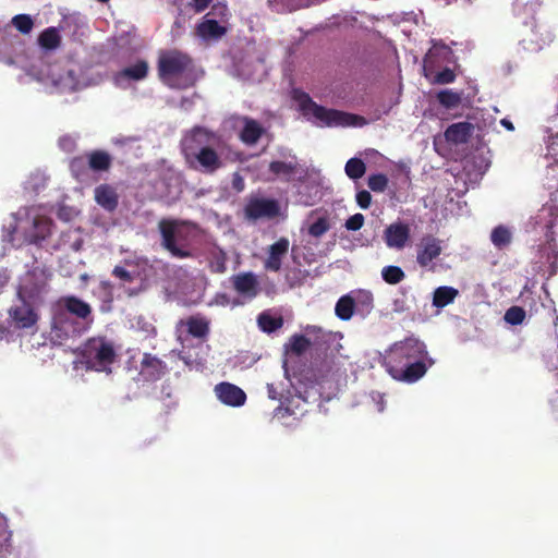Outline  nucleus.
I'll use <instances>...</instances> for the list:
<instances>
[{"label": "nucleus", "instance_id": "1", "mask_svg": "<svg viewBox=\"0 0 558 558\" xmlns=\"http://www.w3.org/2000/svg\"><path fill=\"white\" fill-rule=\"evenodd\" d=\"M293 99L303 114L317 126L361 128L367 124L364 117L318 106L300 90L293 92Z\"/></svg>", "mask_w": 558, "mask_h": 558}, {"label": "nucleus", "instance_id": "2", "mask_svg": "<svg viewBox=\"0 0 558 558\" xmlns=\"http://www.w3.org/2000/svg\"><path fill=\"white\" fill-rule=\"evenodd\" d=\"M117 356L113 342L104 336L87 339L80 350L81 363L86 369L99 373H111Z\"/></svg>", "mask_w": 558, "mask_h": 558}, {"label": "nucleus", "instance_id": "3", "mask_svg": "<svg viewBox=\"0 0 558 558\" xmlns=\"http://www.w3.org/2000/svg\"><path fill=\"white\" fill-rule=\"evenodd\" d=\"M159 75L163 83L173 88H185L194 82L190 58L178 51L161 54Z\"/></svg>", "mask_w": 558, "mask_h": 558}, {"label": "nucleus", "instance_id": "4", "mask_svg": "<svg viewBox=\"0 0 558 558\" xmlns=\"http://www.w3.org/2000/svg\"><path fill=\"white\" fill-rule=\"evenodd\" d=\"M428 352L423 341L409 337L392 344L384 359V366L389 373L395 368L404 366L415 359H427Z\"/></svg>", "mask_w": 558, "mask_h": 558}, {"label": "nucleus", "instance_id": "5", "mask_svg": "<svg viewBox=\"0 0 558 558\" xmlns=\"http://www.w3.org/2000/svg\"><path fill=\"white\" fill-rule=\"evenodd\" d=\"M47 287L48 276L46 271L40 267H34L21 278L17 288V299L20 302L41 304Z\"/></svg>", "mask_w": 558, "mask_h": 558}, {"label": "nucleus", "instance_id": "6", "mask_svg": "<svg viewBox=\"0 0 558 558\" xmlns=\"http://www.w3.org/2000/svg\"><path fill=\"white\" fill-rule=\"evenodd\" d=\"M159 229L163 238V244H177L179 242L193 240L198 229L189 221L165 219L159 222Z\"/></svg>", "mask_w": 558, "mask_h": 558}, {"label": "nucleus", "instance_id": "7", "mask_svg": "<svg viewBox=\"0 0 558 558\" xmlns=\"http://www.w3.org/2000/svg\"><path fill=\"white\" fill-rule=\"evenodd\" d=\"M220 144L221 140L217 134L203 128H195L182 140V150L186 159L192 160V157L199 154L203 148L220 146Z\"/></svg>", "mask_w": 558, "mask_h": 558}, {"label": "nucleus", "instance_id": "8", "mask_svg": "<svg viewBox=\"0 0 558 558\" xmlns=\"http://www.w3.org/2000/svg\"><path fill=\"white\" fill-rule=\"evenodd\" d=\"M230 281L239 296L233 300L232 306L243 305L254 300L260 292L258 278L252 271L233 275L230 277Z\"/></svg>", "mask_w": 558, "mask_h": 558}, {"label": "nucleus", "instance_id": "9", "mask_svg": "<svg viewBox=\"0 0 558 558\" xmlns=\"http://www.w3.org/2000/svg\"><path fill=\"white\" fill-rule=\"evenodd\" d=\"M451 54V51L445 45L434 44L428 50L424 59V75L434 84H448L454 81L456 74L450 69H444L442 71L434 74L435 59L439 56H444L447 59Z\"/></svg>", "mask_w": 558, "mask_h": 558}, {"label": "nucleus", "instance_id": "10", "mask_svg": "<svg viewBox=\"0 0 558 558\" xmlns=\"http://www.w3.org/2000/svg\"><path fill=\"white\" fill-rule=\"evenodd\" d=\"M45 211L43 207L24 209L28 220H32V230L27 235V240L31 244L47 240L51 233V220L46 216Z\"/></svg>", "mask_w": 558, "mask_h": 558}, {"label": "nucleus", "instance_id": "11", "mask_svg": "<svg viewBox=\"0 0 558 558\" xmlns=\"http://www.w3.org/2000/svg\"><path fill=\"white\" fill-rule=\"evenodd\" d=\"M280 207L278 202L264 197H252L245 206V216L247 219H271L279 215Z\"/></svg>", "mask_w": 558, "mask_h": 558}, {"label": "nucleus", "instance_id": "12", "mask_svg": "<svg viewBox=\"0 0 558 558\" xmlns=\"http://www.w3.org/2000/svg\"><path fill=\"white\" fill-rule=\"evenodd\" d=\"M426 359H415L404 366L395 368L389 372V375L399 381L412 384L421 379L427 372Z\"/></svg>", "mask_w": 558, "mask_h": 558}, {"label": "nucleus", "instance_id": "13", "mask_svg": "<svg viewBox=\"0 0 558 558\" xmlns=\"http://www.w3.org/2000/svg\"><path fill=\"white\" fill-rule=\"evenodd\" d=\"M130 266L135 270L138 284L128 288L129 295H136L146 288V282L156 275V266L145 257L131 259Z\"/></svg>", "mask_w": 558, "mask_h": 558}, {"label": "nucleus", "instance_id": "14", "mask_svg": "<svg viewBox=\"0 0 558 558\" xmlns=\"http://www.w3.org/2000/svg\"><path fill=\"white\" fill-rule=\"evenodd\" d=\"M38 305L39 304L21 302V305L11 307L9 314L14 322L15 327L20 329L33 327L38 320V315L35 311V307Z\"/></svg>", "mask_w": 558, "mask_h": 558}, {"label": "nucleus", "instance_id": "15", "mask_svg": "<svg viewBox=\"0 0 558 558\" xmlns=\"http://www.w3.org/2000/svg\"><path fill=\"white\" fill-rule=\"evenodd\" d=\"M215 392L222 403L230 407H241L246 401V393L231 383L223 381L216 385Z\"/></svg>", "mask_w": 558, "mask_h": 558}, {"label": "nucleus", "instance_id": "16", "mask_svg": "<svg viewBox=\"0 0 558 558\" xmlns=\"http://www.w3.org/2000/svg\"><path fill=\"white\" fill-rule=\"evenodd\" d=\"M330 229V219L327 214L312 211L304 221L301 231L314 239H318Z\"/></svg>", "mask_w": 558, "mask_h": 558}, {"label": "nucleus", "instance_id": "17", "mask_svg": "<svg viewBox=\"0 0 558 558\" xmlns=\"http://www.w3.org/2000/svg\"><path fill=\"white\" fill-rule=\"evenodd\" d=\"M166 365L157 356L150 353H144L141 362V375L145 380L156 381L165 373Z\"/></svg>", "mask_w": 558, "mask_h": 558}, {"label": "nucleus", "instance_id": "18", "mask_svg": "<svg viewBox=\"0 0 558 558\" xmlns=\"http://www.w3.org/2000/svg\"><path fill=\"white\" fill-rule=\"evenodd\" d=\"M148 65L145 61H137L123 69L114 76V82L120 87H125L130 81H140L146 77Z\"/></svg>", "mask_w": 558, "mask_h": 558}, {"label": "nucleus", "instance_id": "19", "mask_svg": "<svg viewBox=\"0 0 558 558\" xmlns=\"http://www.w3.org/2000/svg\"><path fill=\"white\" fill-rule=\"evenodd\" d=\"M60 304H62L70 314L82 320L92 319L90 305L74 295L63 296L60 300Z\"/></svg>", "mask_w": 558, "mask_h": 558}, {"label": "nucleus", "instance_id": "20", "mask_svg": "<svg viewBox=\"0 0 558 558\" xmlns=\"http://www.w3.org/2000/svg\"><path fill=\"white\" fill-rule=\"evenodd\" d=\"M196 34L204 40H217L226 34V27L215 20L205 17V20L198 24Z\"/></svg>", "mask_w": 558, "mask_h": 558}, {"label": "nucleus", "instance_id": "21", "mask_svg": "<svg viewBox=\"0 0 558 558\" xmlns=\"http://www.w3.org/2000/svg\"><path fill=\"white\" fill-rule=\"evenodd\" d=\"M184 324L187 328V332L194 338L205 339L209 335L210 322L204 316L192 315L186 318Z\"/></svg>", "mask_w": 558, "mask_h": 558}, {"label": "nucleus", "instance_id": "22", "mask_svg": "<svg viewBox=\"0 0 558 558\" xmlns=\"http://www.w3.org/2000/svg\"><path fill=\"white\" fill-rule=\"evenodd\" d=\"M410 236V226L397 221L391 223L385 231L387 244H405Z\"/></svg>", "mask_w": 558, "mask_h": 558}, {"label": "nucleus", "instance_id": "23", "mask_svg": "<svg viewBox=\"0 0 558 558\" xmlns=\"http://www.w3.org/2000/svg\"><path fill=\"white\" fill-rule=\"evenodd\" d=\"M311 340L304 335H292L284 344V354L287 357H299L303 355L311 347Z\"/></svg>", "mask_w": 558, "mask_h": 558}, {"label": "nucleus", "instance_id": "24", "mask_svg": "<svg viewBox=\"0 0 558 558\" xmlns=\"http://www.w3.org/2000/svg\"><path fill=\"white\" fill-rule=\"evenodd\" d=\"M95 199L106 210L112 211L118 205V195L113 187L102 184L95 189Z\"/></svg>", "mask_w": 558, "mask_h": 558}, {"label": "nucleus", "instance_id": "25", "mask_svg": "<svg viewBox=\"0 0 558 558\" xmlns=\"http://www.w3.org/2000/svg\"><path fill=\"white\" fill-rule=\"evenodd\" d=\"M219 146H208L203 148L199 154H196L192 159H196L202 168L206 171H215L220 167V160L217 156L216 148Z\"/></svg>", "mask_w": 558, "mask_h": 558}, {"label": "nucleus", "instance_id": "26", "mask_svg": "<svg viewBox=\"0 0 558 558\" xmlns=\"http://www.w3.org/2000/svg\"><path fill=\"white\" fill-rule=\"evenodd\" d=\"M472 132V125L468 122H459L450 125L446 132L445 137L448 142L456 144L465 143Z\"/></svg>", "mask_w": 558, "mask_h": 558}, {"label": "nucleus", "instance_id": "27", "mask_svg": "<svg viewBox=\"0 0 558 558\" xmlns=\"http://www.w3.org/2000/svg\"><path fill=\"white\" fill-rule=\"evenodd\" d=\"M459 291L449 286H441L435 289L433 293V306L437 308H442L456 300L458 296Z\"/></svg>", "mask_w": 558, "mask_h": 558}, {"label": "nucleus", "instance_id": "28", "mask_svg": "<svg viewBox=\"0 0 558 558\" xmlns=\"http://www.w3.org/2000/svg\"><path fill=\"white\" fill-rule=\"evenodd\" d=\"M441 254V246H423L417 252L416 260L417 264L427 270L434 271V260Z\"/></svg>", "mask_w": 558, "mask_h": 558}, {"label": "nucleus", "instance_id": "29", "mask_svg": "<svg viewBox=\"0 0 558 558\" xmlns=\"http://www.w3.org/2000/svg\"><path fill=\"white\" fill-rule=\"evenodd\" d=\"M296 167V161L292 158L289 161H272L269 166L270 174L267 177V180H271L275 178L289 179Z\"/></svg>", "mask_w": 558, "mask_h": 558}, {"label": "nucleus", "instance_id": "30", "mask_svg": "<svg viewBox=\"0 0 558 558\" xmlns=\"http://www.w3.org/2000/svg\"><path fill=\"white\" fill-rule=\"evenodd\" d=\"M263 133L262 126L254 120L244 119L243 130L241 132V140L246 144H254Z\"/></svg>", "mask_w": 558, "mask_h": 558}, {"label": "nucleus", "instance_id": "31", "mask_svg": "<svg viewBox=\"0 0 558 558\" xmlns=\"http://www.w3.org/2000/svg\"><path fill=\"white\" fill-rule=\"evenodd\" d=\"M38 43L41 48L47 50H54L60 46L61 36L56 27L45 29L38 37Z\"/></svg>", "mask_w": 558, "mask_h": 558}, {"label": "nucleus", "instance_id": "32", "mask_svg": "<svg viewBox=\"0 0 558 558\" xmlns=\"http://www.w3.org/2000/svg\"><path fill=\"white\" fill-rule=\"evenodd\" d=\"M356 306L355 300L350 295L341 296L335 307L336 315L342 320H349Z\"/></svg>", "mask_w": 558, "mask_h": 558}, {"label": "nucleus", "instance_id": "33", "mask_svg": "<svg viewBox=\"0 0 558 558\" xmlns=\"http://www.w3.org/2000/svg\"><path fill=\"white\" fill-rule=\"evenodd\" d=\"M131 259H125L124 265H118L113 268L112 275L118 278L123 286L126 283L137 282L136 272L133 267L130 266Z\"/></svg>", "mask_w": 558, "mask_h": 558}, {"label": "nucleus", "instance_id": "34", "mask_svg": "<svg viewBox=\"0 0 558 558\" xmlns=\"http://www.w3.org/2000/svg\"><path fill=\"white\" fill-rule=\"evenodd\" d=\"M257 323L263 331L270 333L282 327L283 319L282 317H274L267 313H262L258 315Z\"/></svg>", "mask_w": 558, "mask_h": 558}, {"label": "nucleus", "instance_id": "35", "mask_svg": "<svg viewBox=\"0 0 558 558\" xmlns=\"http://www.w3.org/2000/svg\"><path fill=\"white\" fill-rule=\"evenodd\" d=\"M289 246H270V255L266 260L265 267L269 270L277 271L281 266V257L288 251Z\"/></svg>", "mask_w": 558, "mask_h": 558}, {"label": "nucleus", "instance_id": "36", "mask_svg": "<svg viewBox=\"0 0 558 558\" xmlns=\"http://www.w3.org/2000/svg\"><path fill=\"white\" fill-rule=\"evenodd\" d=\"M344 171L350 179L357 180L364 175L366 167L363 160L359 158H351L347 161Z\"/></svg>", "mask_w": 558, "mask_h": 558}, {"label": "nucleus", "instance_id": "37", "mask_svg": "<svg viewBox=\"0 0 558 558\" xmlns=\"http://www.w3.org/2000/svg\"><path fill=\"white\" fill-rule=\"evenodd\" d=\"M381 277L385 282L389 284H397L405 278V274L399 266L390 265L381 269Z\"/></svg>", "mask_w": 558, "mask_h": 558}, {"label": "nucleus", "instance_id": "38", "mask_svg": "<svg viewBox=\"0 0 558 558\" xmlns=\"http://www.w3.org/2000/svg\"><path fill=\"white\" fill-rule=\"evenodd\" d=\"M437 98L439 102L448 109L457 108L461 102V95L450 89L441 90L437 95Z\"/></svg>", "mask_w": 558, "mask_h": 558}, {"label": "nucleus", "instance_id": "39", "mask_svg": "<svg viewBox=\"0 0 558 558\" xmlns=\"http://www.w3.org/2000/svg\"><path fill=\"white\" fill-rule=\"evenodd\" d=\"M227 255L222 250H218L213 254L211 259L209 260V268L211 272L222 274L227 269Z\"/></svg>", "mask_w": 558, "mask_h": 558}, {"label": "nucleus", "instance_id": "40", "mask_svg": "<svg viewBox=\"0 0 558 558\" xmlns=\"http://www.w3.org/2000/svg\"><path fill=\"white\" fill-rule=\"evenodd\" d=\"M110 165V157L104 151H95L89 155V166L94 170H106Z\"/></svg>", "mask_w": 558, "mask_h": 558}, {"label": "nucleus", "instance_id": "41", "mask_svg": "<svg viewBox=\"0 0 558 558\" xmlns=\"http://www.w3.org/2000/svg\"><path fill=\"white\" fill-rule=\"evenodd\" d=\"M512 239V232L508 227L498 226L496 227L490 235L493 244H507Z\"/></svg>", "mask_w": 558, "mask_h": 558}, {"label": "nucleus", "instance_id": "42", "mask_svg": "<svg viewBox=\"0 0 558 558\" xmlns=\"http://www.w3.org/2000/svg\"><path fill=\"white\" fill-rule=\"evenodd\" d=\"M535 35L537 36V45L538 48H543L544 46L549 45L554 38V31L546 25H539L535 29Z\"/></svg>", "mask_w": 558, "mask_h": 558}, {"label": "nucleus", "instance_id": "43", "mask_svg": "<svg viewBox=\"0 0 558 558\" xmlns=\"http://www.w3.org/2000/svg\"><path fill=\"white\" fill-rule=\"evenodd\" d=\"M526 313L520 306H511L506 311L505 320L510 325H520L525 319Z\"/></svg>", "mask_w": 558, "mask_h": 558}, {"label": "nucleus", "instance_id": "44", "mask_svg": "<svg viewBox=\"0 0 558 558\" xmlns=\"http://www.w3.org/2000/svg\"><path fill=\"white\" fill-rule=\"evenodd\" d=\"M12 24L16 29L23 34H28L34 26L33 20L29 15L20 14L13 17Z\"/></svg>", "mask_w": 558, "mask_h": 558}, {"label": "nucleus", "instance_id": "45", "mask_svg": "<svg viewBox=\"0 0 558 558\" xmlns=\"http://www.w3.org/2000/svg\"><path fill=\"white\" fill-rule=\"evenodd\" d=\"M542 257H546V263L549 265L550 274H556L558 265V251L553 250V246H542Z\"/></svg>", "mask_w": 558, "mask_h": 558}, {"label": "nucleus", "instance_id": "46", "mask_svg": "<svg viewBox=\"0 0 558 558\" xmlns=\"http://www.w3.org/2000/svg\"><path fill=\"white\" fill-rule=\"evenodd\" d=\"M367 184L373 192H384L388 185V178L383 173L372 174Z\"/></svg>", "mask_w": 558, "mask_h": 558}, {"label": "nucleus", "instance_id": "47", "mask_svg": "<svg viewBox=\"0 0 558 558\" xmlns=\"http://www.w3.org/2000/svg\"><path fill=\"white\" fill-rule=\"evenodd\" d=\"M78 211L74 207L61 205L58 209V217L63 221H71L77 216Z\"/></svg>", "mask_w": 558, "mask_h": 558}, {"label": "nucleus", "instance_id": "48", "mask_svg": "<svg viewBox=\"0 0 558 558\" xmlns=\"http://www.w3.org/2000/svg\"><path fill=\"white\" fill-rule=\"evenodd\" d=\"M364 225V216L362 214H355L345 221V228L351 231H356Z\"/></svg>", "mask_w": 558, "mask_h": 558}, {"label": "nucleus", "instance_id": "49", "mask_svg": "<svg viewBox=\"0 0 558 558\" xmlns=\"http://www.w3.org/2000/svg\"><path fill=\"white\" fill-rule=\"evenodd\" d=\"M372 202V195L368 191H360L356 194V203L361 208H368Z\"/></svg>", "mask_w": 558, "mask_h": 558}, {"label": "nucleus", "instance_id": "50", "mask_svg": "<svg viewBox=\"0 0 558 558\" xmlns=\"http://www.w3.org/2000/svg\"><path fill=\"white\" fill-rule=\"evenodd\" d=\"M168 250L173 257L184 258L191 255L190 251L185 246H163Z\"/></svg>", "mask_w": 558, "mask_h": 558}, {"label": "nucleus", "instance_id": "51", "mask_svg": "<svg viewBox=\"0 0 558 558\" xmlns=\"http://www.w3.org/2000/svg\"><path fill=\"white\" fill-rule=\"evenodd\" d=\"M60 147L65 151H72L75 147V141L71 136H63L59 141Z\"/></svg>", "mask_w": 558, "mask_h": 558}, {"label": "nucleus", "instance_id": "52", "mask_svg": "<svg viewBox=\"0 0 558 558\" xmlns=\"http://www.w3.org/2000/svg\"><path fill=\"white\" fill-rule=\"evenodd\" d=\"M214 302L217 305L228 306L232 305L233 300H231L227 293H217L214 298Z\"/></svg>", "mask_w": 558, "mask_h": 558}, {"label": "nucleus", "instance_id": "53", "mask_svg": "<svg viewBox=\"0 0 558 558\" xmlns=\"http://www.w3.org/2000/svg\"><path fill=\"white\" fill-rule=\"evenodd\" d=\"M368 310L373 306V295L369 292H362L359 294V300Z\"/></svg>", "mask_w": 558, "mask_h": 558}, {"label": "nucleus", "instance_id": "54", "mask_svg": "<svg viewBox=\"0 0 558 558\" xmlns=\"http://www.w3.org/2000/svg\"><path fill=\"white\" fill-rule=\"evenodd\" d=\"M213 0H193L192 7L196 12L204 11Z\"/></svg>", "mask_w": 558, "mask_h": 558}, {"label": "nucleus", "instance_id": "55", "mask_svg": "<svg viewBox=\"0 0 558 558\" xmlns=\"http://www.w3.org/2000/svg\"><path fill=\"white\" fill-rule=\"evenodd\" d=\"M305 332L308 336H314V337L318 338L319 335L323 333V329L318 326L308 325L305 327Z\"/></svg>", "mask_w": 558, "mask_h": 558}, {"label": "nucleus", "instance_id": "56", "mask_svg": "<svg viewBox=\"0 0 558 558\" xmlns=\"http://www.w3.org/2000/svg\"><path fill=\"white\" fill-rule=\"evenodd\" d=\"M405 311L404 301L403 300H395L393 302V312L402 313Z\"/></svg>", "mask_w": 558, "mask_h": 558}, {"label": "nucleus", "instance_id": "57", "mask_svg": "<svg viewBox=\"0 0 558 558\" xmlns=\"http://www.w3.org/2000/svg\"><path fill=\"white\" fill-rule=\"evenodd\" d=\"M267 390H268V396L270 399H272V400L279 399L278 392L272 384L267 385Z\"/></svg>", "mask_w": 558, "mask_h": 558}, {"label": "nucleus", "instance_id": "58", "mask_svg": "<svg viewBox=\"0 0 558 558\" xmlns=\"http://www.w3.org/2000/svg\"><path fill=\"white\" fill-rule=\"evenodd\" d=\"M214 10H215L217 15H220V16H226L227 15V7L223 5V4L216 5L214 8Z\"/></svg>", "mask_w": 558, "mask_h": 558}, {"label": "nucleus", "instance_id": "59", "mask_svg": "<svg viewBox=\"0 0 558 558\" xmlns=\"http://www.w3.org/2000/svg\"><path fill=\"white\" fill-rule=\"evenodd\" d=\"M307 246H299V245H295V246H292V254L293 256H298L299 254L303 253V250L306 248Z\"/></svg>", "mask_w": 558, "mask_h": 558}, {"label": "nucleus", "instance_id": "60", "mask_svg": "<svg viewBox=\"0 0 558 558\" xmlns=\"http://www.w3.org/2000/svg\"><path fill=\"white\" fill-rule=\"evenodd\" d=\"M500 123H501L502 126H505L509 131H513L514 130L513 124L509 120H507V119H502Z\"/></svg>", "mask_w": 558, "mask_h": 558}, {"label": "nucleus", "instance_id": "61", "mask_svg": "<svg viewBox=\"0 0 558 558\" xmlns=\"http://www.w3.org/2000/svg\"><path fill=\"white\" fill-rule=\"evenodd\" d=\"M283 0H269V3L270 5L277 8V10H280L279 8V4L282 2Z\"/></svg>", "mask_w": 558, "mask_h": 558}, {"label": "nucleus", "instance_id": "62", "mask_svg": "<svg viewBox=\"0 0 558 558\" xmlns=\"http://www.w3.org/2000/svg\"><path fill=\"white\" fill-rule=\"evenodd\" d=\"M276 244H279V245L288 244V241H286V240H280V241H279V242H277Z\"/></svg>", "mask_w": 558, "mask_h": 558}, {"label": "nucleus", "instance_id": "63", "mask_svg": "<svg viewBox=\"0 0 558 558\" xmlns=\"http://www.w3.org/2000/svg\"><path fill=\"white\" fill-rule=\"evenodd\" d=\"M9 277L7 275L3 276V281L1 282V284H4L7 281H8Z\"/></svg>", "mask_w": 558, "mask_h": 558}, {"label": "nucleus", "instance_id": "64", "mask_svg": "<svg viewBox=\"0 0 558 558\" xmlns=\"http://www.w3.org/2000/svg\"><path fill=\"white\" fill-rule=\"evenodd\" d=\"M13 220H14V223H15V226H13V231H14L16 229V227H17V222H16L15 218H13Z\"/></svg>", "mask_w": 558, "mask_h": 558}]
</instances>
